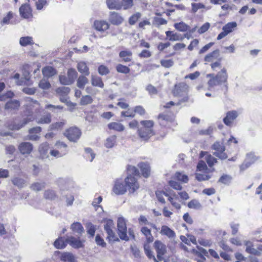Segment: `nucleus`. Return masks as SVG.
<instances>
[{
	"label": "nucleus",
	"instance_id": "63",
	"mask_svg": "<svg viewBox=\"0 0 262 262\" xmlns=\"http://www.w3.org/2000/svg\"><path fill=\"white\" fill-rule=\"evenodd\" d=\"M50 154L54 157L60 158L65 155V152L63 151H59V150L55 148L54 149H52L50 151Z\"/></svg>",
	"mask_w": 262,
	"mask_h": 262
},
{
	"label": "nucleus",
	"instance_id": "41",
	"mask_svg": "<svg viewBox=\"0 0 262 262\" xmlns=\"http://www.w3.org/2000/svg\"><path fill=\"white\" fill-rule=\"evenodd\" d=\"M116 142V136H112L107 138L105 143V147L108 148H112Z\"/></svg>",
	"mask_w": 262,
	"mask_h": 262
},
{
	"label": "nucleus",
	"instance_id": "46",
	"mask_svg": "<svg viewBox=\"0 0 262 262\" xmlns=\"http://www.w3.org/2000/svg\"><path fill=\"white\" fill-rule=\"evenodd\" d=\"M116 71L118 73H123V74H128L130 72V69L125 66H124L121 64H118L117 65L116 67Z\"/></svg>",
	"mask_w": 262,
	"mask_h": 262
},
{
	"label": "nucleus",
	"instance_id": "31",
	"mask_svg": "<svg viewBox=\"0 0 262 262\" xmlns=\"http://www.w3.org/2000/svg\"><path fill=\"white\" fill-rule=\"evenodd\" d=\"M42 73L44 77L49 78L56 74V71L53 67L48 66L42 69Z\"/></svg>",
	"mask_w": 262,
	"mask_h": 262
},
{
	"label": "nucleus",
	"instance_id": "10",
	"mask_svg": "<svg viewBox=\"0 0 262 262\" xmlns=\"http://www.w3.org/2000/svg\"><path fill=\"white\" fill-rule=\"evenodd\" d=\"M113 191L116 195H122L126 192V187L122 179H117L115 181Z\"/></svg>",
	"mask_w": 262,
	"mask_h": 262
},
{
	"label": "nucleus",
	"instance_id": "51",
	"mask_svg": "<svg viewBox=\"0 0 262 262\" xmlns=\"http://www.w3.org/2000/svg\"><path fill=\"white\" fill-rule=\"evenodd\" d=\"M212 149L216 150V152L225 151V147L220 142H215L212 146Z\"/></svg>",
	"mask_w": 262,
	"mask_h": 262
},
{
	"label": "nucleus",
	"instance_id": "15",
	"mask_svg": "<svg viewBox=\"0 0 262 262\" xmlns=\"http://www.w3.org/2000/svg\"><path fill=\"white\" fill-rule=\"evenodd\" d=\"M123 18L120 14L114 11L110 12L108 20L112 24L119 25L123 23Z\"/></svg>",
	"mask_w": 262,
	"mask_h": 262
},
{
	"label": "nucleus",
	"instance_id": "53",
	"mask_svg": "<svg viewBox=\"0 0 262 262\" xmlns=\"http://www.w3.org/2000/svg\"><path fill=\"white\" fill-rule=\"evenodd\" d=\"M45 187V183L36 182L32 184L31 186V188L34 191H38L42 190Z\"/></svg>",
	"mask_w": 262,
	"mask_h": 262
},
{
	"label": "nucleus",
	"instance_id": "49",
	"mask_svg": "<svg viewBox=\"0 0 262 262\" xmlns=\"http://www.w3.org/2000/svg\"><path fill=\"white\" fill-rule=\"evenodd\" d=\"M84 151L86 159L89 160L90 162H92L95 157V154L93 152L92 149L87 147L84 149Z\"/></svg>",
	"mask_w": 262,
	"mask_h": 262
},
{
	"label": "nucleus",
	"instance_id": "52",
	"mask_svg": "<svg viewBox=\"0 0 262 262\" xmlns=\"http://www.w3.org/2000/svg\"><path fill=\"white\" fill-rule=\"evenodd\" d=\"M68 77L69 79L70 80V81L72 82V83H73L75 79L77 77V73L75 71V70L73 69H70L68 71Z\"/></svg>",
	"mask_w": 262,
	"mask_h": 262
},
{
	"label": "nucleus",
	"instance_id": "6",
	"mask_svg": "<svg viewBox=\"0 0 262 262\" xmlns=\"http://www.w3.org/2000/svg\"><path fill=\"white\" fill-rule=\"evenodd\" d=\"M81 133L77 127H71L64 133L65 136L71 142H76L79 139Z\"/></svg>",
	"mask_w": 262,
	"mask_h": 262
},
{
	"label": "nucleus",
	"instance_id": "20",
	"mask_svg": "<svg viewBox=\"0 0 262 262\" xmlns=\"http://www.w3.org/2000/svg\"><path fill=\"white\" fill-rule=\"evenodd\" d=\"M67 244H69L74 248H79L82 247V243L79 239L73 236H68L66 238Z\"/></svg>",
	"mask_w": 262,
	"mask_h": 262
},
{
	"label": "nucleus",
	"instance_id": "38",
	"mask_svg": "<svg viewBox=\"0 0 262 262\" xmlns=\"http://www.w3.org/2000/svg\"><path fill=\"white\" fill-rule=\"evenodd\" d=\"M89 82L88 79L84 76H80L77 81V85L80 89H83L85 85Z\"/></svg>",
	"mask_w": 262,
	"mask_h": 262
},
{
	"label": "nucleus",
	"instance_id": "54",
	"mask_svg": "<svg viewBox=\"0 0 262 262\" xmlns=\"http://www.w3.org/2000/svg\"><path fill=\"white\" fill-rule=\"evenodd\" d=\"M87 232L91 236H94L96 231V228L95 226L91 223H88L86 225Z\"/></svg>",
	"mask_w": 262,
	"mask_h": 262
},
{
	"label": "nucleus",
	"instance_id": "45",
	"mask_svg": "<svg viewBox=\"0 0 262 262\" xmlns=\"http://www.w3.org/2000/svg\"><path fill=\"white\" fill-rule=\"evenodd\" d=\"M156 195L157 199L162 203H165V201L164 196H168V194L163 191L158 190L156 192Z\"/></svg>",
	"mask_w": 262,
	"mask_h": 262
},
{
	"label": "nucleus",
	"instance_id": "33",
	"mask_svg": "<svg viewBox=\"0 0 262 262\" xmlns=\"http://www.w3.org/2000/svg\"><path fill=\"white\" fill-rule=\"evenodd\" d=\"M77 69L80 73L83 74L85 76H88L90 74L89 69L84 62L80 61L78 62Z\"/></svg>",
	"mask_w": 262,
	"mask_h": 262
},
{
	"label": "nucleus",
	"instance_id": "42",
	"mask_svg": "<svg viewBox=\"0 0 262 262\" xmlns=\"http://www.w3.org/2000/svg\"><path fill=\"white\" fill-rule=\"evenodd\" d=\"M127 171L128 176L135 177L139 175V170L134 166L128 165L127 168Z\"/></svg>",
	"mask_w": 262,
	"mask_h": 262
},
{
	"label": "nucleus",
	"instance_id": "3",
	"mask_svg": "<svg viewBox=\"0 0 262 262\" xmlns=\"http://www.w3.org/2000/svg\"><path fill=\"white\" fill-rule=\"evenodd\" d=\"M188 90V85L184 82H180L176 84L173 90V94L176 97H183V98L179 101L178 105L180 104L182 102H186L188 100L187 92Z\"/></svg>",
	"mask_w": 262,
	"mask_h": 262
},
{
	"label": "nucleus",
	"instance_id": "64",
	"mask_svg": "<svg viewBox=\"0 0 262 262\" xmlns=\"http://www.w3.org/2000/svg\"><path fill=\"white\" fill-rule=\"evenodd\" d=\"M184 39V37L181 34L178 33H173L171 37L168 38L169 40L172 41H182Z\"/></svg>",
	"mask_w": 262,
	"mask_h": 262
},
{
	"label": "nucleus",
	"instance_id": "40",
	"mask_svg": "<svg viewBox=\"0 0 262 262\" xmlns=\"http://www.w3.org/2000/svg\"><path fill=\"white\" fill-rule=\"evenodd\" d=\"M55 148L59 151H63L65 152V155L68 153V146L67 145L61 141H57L55 144Z\"/></svg>",
	"mask_w": 262,
	"mask_h": 262
},
{
	"label": "nucleus",
	"instance_id": "37",
	"mask_svg": "<svg viewBox=\"0 0 262 262\" xmlns=\"http://www.w3.org/2000/svg\"><path fill=\"white\" fill-rule=\"evenodd\" d=\"M19 43L21 46L26 47L28 45L34 44V42L31 37L25 36L20 37L19 39Z\"/></svg>",
	"mask_w": 262,
	"mask_h": 262
},
{
	"label": "nucleus",
	"instance_id": "39",
	"mask_svg": "<svg viewBox=\"0 0 262 262\" xmlns=\"http://www.w3.org/2000/svg\"><path fill=\"white\" fill-rule=\"evenodd\" d=\"M174 27L177 30L180 32H186L190 28L189 26L183 22L176 23Z\"/></svg>",
	"mask_w": 262,
	"mask_h": 262
},
{
	"label": "nucleus",
	"instance_id": "57",
	"mask_svg": "<svg viewBox=\"0 0 262 262\" xmlns=\"http://www.w3.org/2000/svg\"><path fill=\"white\" fill-rule=\"evenodd\" d=\"M58 183L61 191H63L64 189L68 190L69 189V183L66 182L62 179H60L58 181Z\"/></svg>",
	"mask_w": 262,
	"mask_h": 262
},
{
	"label": "nucleus",
	"instance_id": "12",
	"mask_svg": "<svg viewBox=\"0 0 262 262\" xmlns=\"http://www.w3.org/2000/svg\"><path fill=\"white\" fill-rule=\"evenodd\" d=\"M20 107L19 101L17 100H11L6 102L5 105V110L12 114L17 111Z\"/></svg>",
	"mask_w": 262,
	"mask_h": 262
},
{
	"label": "nucleus",
	"instance_id": "24",
	"mask_svg": "<svg viewBox=\"0 0 262 262\" xmlns=\"http://www.w3.org/2000/svg\"><path fill=\"white\" fill-rule=\"evenodd\" d=\"M208 77H210L209 80L208 81V90H210L214 86L223 84L220 82L213 74H209L207 75Z\"/></svg>",
	"mask_w": 262,
	"mask_h": 262
},
{
	"label": "nucleus",
	"instance_id": "36",
	"mask_svg": "<svg viewBox=\"0 0 262 262\" xmlns=\"http://www.w3.org/2000/svg\"><path fill=\"white\" fill-rule=\"evenodd\" d=\"M66 122L64 120H62L52 123L49 126V130H59L62 129Z\"/></svg>",
	"mask_w": 262,
	"mask_h": 262
},
{
	"label": "nucleus",
	"instance_id": "11",
	"mask_svg": "<svg viewBox=\"0 0 262 262\" xmlns=\"http://www.w3.org/2000/svg\"><path fill=\"white\" fill-rule=\"evenodd\" d=\"M154 247L157 252V256L160 261L163 260V255L166 252V247L162 242L156 241L154 243Z\"/></svg>",
	"mask_w": 262,
	"mask_h": 262
},
{
	"label": "nucleus",
	"instance_id": "60",
	"mask_svg": "<svg viewBox=\"0 0 262 262\" xmlns=\"http://www.w3.org/2000/svg\"><path fill=\"white\" fill-rule=\"evenodd\" d=\"M50 83L47 79H43L39 83V87L43 90H47L50 88Z\"/></svg>",
	"mask_w": 262,
	"mask_h": 262
},
{
	"label": "nucleus",
	"instance_id": "29",
	"mask_svg": "<svg viewBox=\"0 0 262 262\" xmlns=\"http://www.w3.org/2000/svg\"><path fill=\"white\" fill-rule=\"evenodd\" d=\"M11 181L12 184L18 188H22L26 185V180L18 177L12 178Z\"/></svg>",
	"mask_w": 262,
	"mask_h": 262
},
{
	"label": "nucleus",
	"instance_id": "17",
	"mask_svg": "<svg viewBox=\"0 0 262 262\" xmlns=\"http://www.w3.org/2000/svg\"><path fill=\"white\" fill-rule=\"evenodd\" d=\"M41 131V128L39 126L30 128L29 130V139L32 141L38 140L39 139V135Z\"/></svg>",
	"mask_w": 262,
	"mask_h": 262
},
{
	"label": "nucleus",
	"instance_id": "25",
	"mask_svg": "<svg viewBox=\"0 0 262 262\" xmlns=\"http://www.w3.org/2000/svg\"><path fill=\"white\" fill-rule=\"evenodd\" d=\"M160 233L167 236L169 238H174L176 237L174 231L166 225L162 226Z\"/></svg>",
	"mask_w": 262,
	"mask_h": 262
},
{
	"label": "nucleus",
	"instance_id": "62",
	"mask_svg": "<svg viewBox=\"0 0 262 262\" xmlns=\"http://www.w3.org/2000/svg\"><path fill=\"white\" fill-rule=\"evenodd\" d=\"M222 60V58H220L217 60L213 61L210 64L211 68L212 70L216 71L217 68H222V63L221 61Z\"/></svg>",
	"mask_w": 262,
	"mask_h": 262
},
{
	"label": "nucleus",
	"instance_id": "18",
	"mask_svg": "<svg viewBox=\"0 0 262 262\" xmlns=\"http://www.w3.org/2000/svg\"><path fill=\"white\" fill-rule=\"evenodd\" d=\"M221 58L219 50H215L208 53L204 57V61L206 62H212Z\"/></svg>",
	"mask_w": 262,
	"mask_h": 262
},
{
	"label": "nucleus",
	"instance_id": "34",
	"mask_svg": "<svg viewBox=\"0 0 262 262\" xmlns=\"http://www.w3.org/2000/svg\"><path fill=\"white\" fill-rule=\"evenodd\" d=\"M108 127L110 129L117 132H122L124 129L123 125L118 122H111L108 124Z\"/></svg>",
	"mask_w": 262,
	"mask_h": 262
},
{
	"label": "nucleus",
	"instance_id": "21",
	"mask_svg": "<svg viewBox=\"0 0 262 262\" xmlns=\"http://www.w3.org/2000/svg\"><path fill=\"white\" fill-rule=\"evenodd\" d=\"M60 259L63 262H77L76 258L74 254L69 252L61 253Z\"/></svg>",
	"mask_w": 262,
	"mask_h": 262
},
{
	"label": "nucleus",
	"instance_id": "16",
	"mask_svg": "<svg viewBox=\"0 0 262 262\" xmlns=\"http://www.w3.org/2000/svg\"><path fill=\"white\" fill-rule=\"evenodd\" d=\"M94 27L95 29L100 32H104L108 29L110 25L108 23L103 20H97L94 22Z\"/></svg>",
	"mask_w": 262,
	"mask_h": 262
},
{
	"label": "nucleus",
	"instance_id": "58",
	"mask_svg": "<svg viewBox=\"0 0 262 262\" xmlns=\"http://www.w3.org/2000/svg\"><path fill=\"white\" fill-rule=\"evenodd\" d=\"M211 178V176L206 173H196L195 174V178L199 181H206L209 180Z\"/></svg>",
	"mask_w": 262,
	"mask_h": 262
},
{
	"label": "nucleus",
	"instance_id": "43",
	"mask_svg": "<svg viewBox=\"0 0 262 262\" xmlns=\"http://www.w3.org/2000/svg\"><path fill=\"white\" fill-rule=\"evenodd\" d=\"M93 98L90 95L82 96L80 101V104L81 105H86L91 104L93 102Z\"/></svg>",
	"mask_w": 262,
	"mask_h": 262
},
{
	"label": "nucleus",
	"instance_id": "7",
	"mask_svg": "<svg viewBox=\"0 0 262 262\" xmlns=\"http://www.w3.org/2000/svg\"><path fill=\"white\" fill-rule=\"evenodd\" d=\"M124 182L126 187L128 188L130 193H134L139 188V185L137 179L134 176H127L125 178Z\"/></svg>",
	"mask_w": 262,
	"mask_h": 262
},
{
	"label": "nucleus",
	"instance_id": "56",
	"mask_svg": "<svg viewBox=\"0 0 262 262\" xmlns=\"http://www.w3.org/2000/svg\"><path fill=\"white\" fill-rule=\"evenodd\" d=\"M141 14L139 12H137L130 17L129 18V24L131 25H134L138 19L141 17Z\"/></svg>",
	"mask_w": 262,
	"mask_h": 262
},
{
	"label": "nucleus",
	"instance_id": "14",
	"mask_svg": "<svg viewBox=\"0 0 262 262\" xmlns=\"http://www.w3.org/2000/svg\"><path fill=\"white\" fill-rule=\"evenodd\" d=\"M33 145L28 142L21 143L18 146L19 152L23 155H28L33 150Z\"/></svg>",
	"mask_w": 262,
	"mask_h": 262
},
{
	"label": "nucleus",
	"instance_id": "22",
	"mask_svg": "<svg viewBox=\"0 0 262 262\" xmlns=\"http://www.w3.org/2000/svg\"><path fill=\"white\" fill-rule=\"evenodd\" d=\"M244 245L246 246V251L250 254L254 255L259 256L261 253L257 249L253 247V245L252 242L250 241H246L244 242Z\"/></svg>",
	"mask_w": 262,
	"mask_h": 262
},
{
	"label": "nucleus",
	"instance_id": "4",
	"mask_svg": "<svg viewBox=\"0 0 262 262\" xmlns=\"http://www.w3.org/2000/svg\"><path fill=\"white\" fill-rule=\"evenodd\" d=\"M103 222L105 223L104 228L107 234V238L110 241H118L119 239L113 231L115 228L113 221L111 219H106L103 220Z\"/></svg>",
	"mask_w": 262,
	"mask_h": 262
},
{
	"label": "nucleus",
	"instance_id": "47",
	"mask_svg": "<svg viewBox=\"0 0 262 262\" xmlns=\"http://www.w3.org/2000/svg\"><path fill=\"white\" fill-rule=\"evenodd\" d=\"M51 122V116L50 114L41 117L37 121L38 124H48Z\"/></svg>",
	"mask_w": 262,
	"mask_h": 262
},
{
	"label": "nucleus",
	"instance_id": "13",
	"mask_svg": "<svg viewBox=\"0 0 262 262\" xmlns=\"http://www.w3.org/2000/svg\"><path fill=\"white\" fill-rule=\"evenodd\" d=\"M238 116V113L236 111H228L226 113V117L223 119V122L226 125L231 126Z\"/></svg>",
	"mask_w": 262,
	"mask_h": 262
},
{
	"label": "nucleus",
	"instance_id": "26",
	"mask_svg": "<svg viewBox=\"0 0 262 262\" xmlns=\"http://www.w3.org/2000/svg\"><path fill=\"white\" fill-rule=\"evenodd\" d=\"M119 57L122 59V61L124 62H130L132 60L133 53L129 50L121 51L119 53Z\"/></svg>",
	"mask_w": 262,
	"mask_h": 262
},
{
	"label": "nucleus",
	"instance_id": "19",
	"mask_svg": "<svg viewBox=\"0 0 262 262\" xmlns=\"http://www.w3.org/2000/svg\"><path fill=\"white\" fill-rule=\"evenodd\" d=\"M19 11L21 16L24 18H28L32 15L31 9L28 4L21 5Z\"/></svg>",
	"mask_w": 262,
	"mask_h": 262
},
{
	"label": "nucleus",
	"instance_id": "28",
	"mask_svg": "<svg viewBox=\"0 0 262 262\" xmlns=\"http://www.w3.org/2000/svg\"><path fill=\"white\" fill-rule=\"evenodd\" d=\"M70 228L74 233H77L79 235H81L84 231L81 224L77 222H74L71 225Z\"/></svg>",
	"mask_w": 262,
	"mask_h": 262
},
{
	"label": "nucleus",
	"instance_id": "61",
	"mask_svg": "<svg viewBox=\"0 0 262 262\" xmlns=\"http://www.w3.org/2000/svg\"><path fill=\"white\" fill-rule=\"evenodd\" d=\"M144 250L145 251V253L146 256L149 259H154L155 257V255L153 254V252L150 250L149 246L148 245H144Z\"/></svg>",
	"mask_w": 262,
	"mask_h": 262
},
{
	"label": "nucleus",
	"instance_id": "55",
	"mask_svg": "<svg viewBox=\"0 0 262 262\" xmlns=\"http://www.w3.org/2000/svg\"><path fill=\"white\" fill-rule=\"evenodd\" d=\"M232 178L228 174L223 175L219 180V182L225 185H228L231 181Z\"/></svg>",
	"mask_w": 262,
	"mask_h": 262
},
{
	"label": "nucleus",
	"instance_id": "1",
	"mask_svg": "<svg viewBox=\"0 0 262 262\" xmlns=\"http://www.w3.org/2000/svg\"><path fill=\"white\" fill-rule=\"evenodd\" d=\"M27 101L30 102V106H28L24 113L25 117L18 122L15 120L8 125V128L11 130H19L29 122L35 119L34 114L39 112V103L36 100H33L30 97H27Z\"/></svg>",
	"mask_w": 262,
	"mask_h": 262
},
{
	"label": "nucleus",
	"instance_id": "59",
	"mask_svg": "<svg viewBox=\"0 0 262 262\" xmlns=\"http://www.w3.org/2000/svg\"><path fill=\"white\" fill-rule=\"evenodd\" d=\"M121 8L123 7L124 9L126 10L130 8L133 5V0H122Z\"/></svg>",
	"mask_w": 262,
	"mask_h": 262
},
{
	"label": "nucleus",
	"instance_id": "5",
	"mask_svg": "<svg viewBox=\"0 0 262 262\" xmlns=\"http://www.w3.org/2000/svg\"><path fill=\"white\" fill-rule=\"evenodd\" d=\"M118 233L120 238L125 241L129 239L127 234L126 221L123 217H119L117 220Z\"/></svg>",
	"mask_w": 262,
	"mask_h": 262
},
{
	"label": "nucleus",
	"instance_id": "48",
	"mask_svg": "<svg viewBox=\"0 0 262 262\" xmlns=\"http://www.w3.org/2000/svg\"><path fill=\"white\" fill-rule=\"evenodd\" d=\"M44 196L47 199L54 200L57 198V195L54 190L48 189L45 191Z\"/></svg>",
	"mask_w": 262,
	"mask_h": 262
},
{
	"label": "nucleus",
	"instance_id": "32",
	"mask_svg": "<svg viewBox=\"0 0 262 262\" xmlns=\"http://www.w3.org/2000/svg\"><path fill=\"white\" fill-rule=\"evenodd\" d=\"M106 3L110 9L119 10L121 9L119 0H106Z\"/></svg>",
	"mask_w": 262,
	"mask_h": 262
},
{
	"label": "nucleus",
	"instance_id": "30",
	"mask_svg": "<svg viewBox=\"0 0 262 262\" xmlns=\"http://www.w3.org/2000/svg\"><path fill=\"white\" fill-rule=\"evenodd\" d=\"M91 84L94 86L100 88H103L104 86L102 78L100 77L93 75L91 76Z\"/></svg>",
	"mask_w": 262,
	"mask_h": 262
},
{
	"label": "nucleus",
	"instance_id": "50",
	"mask_svg": "<svg viewBox=\"0 0 262 262\" xmlns=\"http://www.w3.org/2000/svg\"><path fill=\"white\" fill-rule=\"evenodd\" d=\"M188 207L189 208L200 209L202 206L199 201L196 200H192L188 203Z\"/></svg>",
	"mask_w": 262,
	"mask_h": 262
},
{
	"label": "nucleus",
	"instance_id": "23",
	"mask_svg": "<svg viewBox=\"0 0 262 262\" xmlns=\"http://www.w3.org/2000/svg\"><path fill=\"white\" fill-rule=\"evenodd\" d=\"M215 77L222 83H226L228 77L227 69L225 67L222 68L221 71L215 75Z\"/></svg>",
	"mask_w": 262,
	"mask_h": 262
},
{
	"label": "nucleus",
	"instance_id": "8",
	"mask_svg": "<svg viewBox=\"0 0 262 262\" xmlns=\"http://www.w3.org/2000/svg\"><path fill=\"white\" fill-rule=\"evenodd\" d=\"M259 158L256 157L253 153L250 152L246 155V158L243 163L240 166V169L244 171L249 168L252 164L254 163Z\"/></svg>",
	"mask_w": 262,
	"mask_h": 262
},
{
	"label": "nucleus",
	"instance_id": "44",
	"mask_svg": "<svg viewBox=\"0 0 262 262\" xmlns=\"http://www.w3.org/2000/svg\"><path fill=\"white\" fill-rule=\"evenodd\" d=\"M174 177L178 180L183 183H187L188 181V176L182 172H177L175 173Z\"/></svg>",
	"mask_w": 262,
	"mask_h": 262
},
{
	"label": "nucleus",
	"instance_id": "2",
	"mask_svg": "<svg viewBox=\"0 0 262 262\" xmlns=\"http://www.w3.org/2000/svg\"><path fill=\"white\" fill-rule=\"evenodd\" d=\"M140 123L141 126L138 127V135L143 140L146 141L154 135L152 129L154 122L152 120H143Z\"/></svg>",
	"mask_w": 262,
	"mask_h": 262
},
{
	"label": "nucleus",
	"instance_id": "27",
	"mask_svg": "<svg viewBox=\"0 0 262 262\" xmlns=\"http://www.w3.org/2000/svg\"><path fill=\"white\" fill-rule=\"evenodd\" d=\"M138 167L141 171L143 176L145 178H147L150 175V167L147 163L141 162L139 163Z\"/></svg>",
	"mask_w": 262,
	"mask_h": 262
},
{
	"label": "nucleus",
	"instance_id": "35",
	"mask_svg": "<svg viewBox=\"0 0 262 262\" xmlns=\"http://www.w3.org/2000/svg\"><path fill=\"white\" fill-rule=\"evenodd\" d=\"M54 245L57 249H63L67 245L66 239H64L63 237H59L54 242Z\"/></svg>",
	"mask_w": 262,
	"mask_h": 262
},
{
	"label": "nucleus",
	"instance_id": "9",
	"mask_svg": "<svg viewBox=\"0 0 262 262\" xmlns=\"http://www.w3.org/2000/svg\"><path fill=\"white\" fill-rule=\"evenodd\" d=\"M236 27L237 24L236 22L232 21L227 23L223 27V31L218 35L217 39L220 40L232 32Z\"/></svg>",
	"mask_w": 262,
	"mask_h": 262
}]
</instances>
